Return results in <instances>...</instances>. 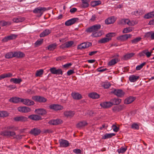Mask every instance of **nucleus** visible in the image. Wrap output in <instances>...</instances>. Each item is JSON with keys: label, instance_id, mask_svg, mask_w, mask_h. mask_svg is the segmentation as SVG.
Masks as SVG:
<instances>
[{"label": "nucleus", "instance_id": "nucleus-22", "mask_svg": "<svg viewBox=\"0 0 154 154\" xmlns=\"http://www.w3.org/2000/svg\"><path fill=\"white\" fill-rule=\"evenodd\" d=\"M14 57L17 58H21L25 56V54L23 52L20 51L14 52Z\"/></svg>", "mask_w": 154, "mask_h": 154}, {"label": "nucleus", "instance_id": "nucleus-37", "mask_svg": "<svg viewBox=\"0 0 154 154\" xmlns=\"http://www.w3.org/2000/svg\"><path fill=\"white\" fill-rule=\"evenodd\" d=\"M89 97L93 99H97L99 97V95L96 93H92L89 94Z\"/></svg>", "mask_w": 154, "mask_h": 154}, {"label": "nucleus", "instance_id": "nucleus-43", "mask_svg": "<svg viewBox=\"0 0 154 154\" xmlns=\"http://www.w3.org/2000/svg\"><path fill=\"white\" fill-rule=\"evenodd\" d=\"M110 40V38H104L100 40L98 42L100 43H105L108 42Z\"/></svg>", "mask_w": 154, "mask_h": 154}, {"label": "nucleus", "instance_id": "nucleus-27", "mask_svg": "<svg viewBox=\"0 0 154 154\" xmlns=\"http://www.w3.org/2000/svg\"><path fill=\"white\" fill-rule=\"evenodd\" d=\"M135 99V98L130 96L126 99L124 101V103L125 104H129L133 102Z\"/></svg>", "mask_w": 154, "mask_h": 154}, {"label": "nucleus", "instance_id": "nucleus-40", "mask_svg": "<svg viewBox=\"0 0 154 154\" xmlns=\"http://www.w3.org/2000/svg\"><path fill=\"white\" fill-rule=\"evenodd\" d=\"M21 79H17V78H11L10 79L11 82H13L15 84H19L22 82Z\"/></svg>", "mask_w": 154, "mask_h": 154}, {"label": "nucleus", "instance_id": "nucleus-28", "mask_svg": "<svg viewBox=\"0 0 154 154\" xmlns=\"http://www.w3.org/2000/svg\"><path fill=\"white\" fill-rule=\"evenodd\" d=\"M119 60L120 59L118 58H115L112 59L109 62L108 65L110 66L114 65L118 62Z\"/></svg>", "mask_w": 154, "mask_h": 154}, {"label": "nucleus", "instance_id": "nucleus-29", "mask_svg": "<svg viewBox=\"0 0 154 154\" xmlns=\"http://www.w3.org/2000/svg\"><path fill=\"white\" fill-rule=\"evenodd\" d=\"M25 20V18L24 17H19L14 18L13 19V21L14 22L18 23L23 21Z\"/></svg>", "mask_w": 154, "mask_h": 154}, {"label": "nucleus", "instance_id": "nucleus-25", "mask_svg": "<svg viewBox=\"0 0 154 154\" xmlns=\"http://www.w3.org/2000/svg\"><path fill=\"white\" fill-rule=\"evenodd\" d=\"M51 31L49 29H46L43 31L40 35L41 37H44L51 33Z\"/></svg>", "mask_w": 154, "mask_h": 154}, {"label": "nucleus", "instance_id": "nucleus-50", "mask_svg": "<svg viewBox=\"0 0 154 154\" xmlns=\"http://www.w3.org/2000/svg\"><path fill=\"white\" fill-rule=\"evenodd\" d=\"M101 3V2L100 1H94L91 2V5L92 6L94 7L98 5Z\"/></svg>", "mask_w": 154, "mask_h": 154}, {"label": "nucleus", "instance_id": "nucleus-9", "mask_svg": "<svg viewBox=\"0 0 154 154\" xmlns=\"http://www.w3.org/2000/svg\"><path fill=\"white\" fill-rule=\"evenodd\" d=\"M49 108L51 109H54L55 110H58L62 109L63 107L62 106L60 105L53 104H51L49 106Z\"/></svg>", "mask_w": 154, "mask_h": 154}, {"label": "nucleus", "instance_id": "nucleus-54", "mask_svg": "<svg viewBox=\"0 0 154 154\" xmlns=\"http://www.w3.org/2000/svg\"><path fill=\"white\" fill-rule=\"evenodd\" d=\"M66 48L71 47L73 44V42L72 41H69L65 43Z\"/></svg>", "mask_w": 154, "mask_h": 154}, {"label": "nucleus", "instance_id": "nucleus-46", "mask_svg": "<svg viewBox=\"0 0 154 154\" xmlns=\"http://www.w3.org/2000/svg\"><path fill=\"white\" fill-rule=\"evenodd\" d=\"M9 115V113L6 111H0V117H6Z\"/></svg>", "mask_w": 154, "mask_h": 154}, {"label": "nucleus", "instance_id": "nucleus-63", "mask_svg": "<svg viewBox=\"0 0 154 154\" xmlns=\"http://www.w3.org/2000/svg\"><path fill=\"white\" fill-rule=\"evenodd\" d=\"M74 73L73 70L70 69L67 72V74L68 75H70Z\"/></svg>", "mask_w": 154, "mask_h": 154}, {"label": "nucleus", "instance_id": "nucleus-8", "mask_svg": "<svg viewBox=\"0 0 154 154\" xmlns=\"http://www.w3.org/2000/svg\"><path fill=\"white\" fill-rule=\"evenodd\" d=\"M60 146L62 147H66L69 145V142L65 140L61 139L59 140Z\"/></svg>", "mask_w": 154, "mask_h": 154}, {"label": "nucleus", "instance_id": "nucleus-48", "mask_svg": "<svg viewBox=\"0 0 154 154\" xmlns=\"http://www.w3.org/2000/svg\"><path fill=\"white\" fill-rule=\"evenodd\" d=\"M43 70L42 69H40L36 71L35 76L36 77L40 76L43 74Z\"/></svg>", "mask_w": 154, "mask_h": 154}, {"label": "nucleus", "instance_id": "nucleus-19", "mask_svg": "<svg viewBox=\"0 0 154 154\" xmlns=\"http://www.w3.org/2000/svg\"><path fill=\"white\" fill-rule=\"evenodd\" d=\"M100 106L104 108H107L112 106V104L110 101L106 102L100 103Z\"/></svg>", "mask_w": 154, "mask_h": 154}, {"label": "nucleus", "instance_id": "nucleus-4", "mask_svg": "<svg viewBox=\"0 0 154 154\" xmlns=\"http://www.w3.org/2000/svg\"><path fill=\"white\" fill-rule=\"evenodd\" d=\"M79 20V19L78 18L75 17L72 18L66 21L65 22V24L66 26H71L74 24L75 23L78 22Z\"/></svg>", "mask_w": 154, "mask_h": 154}, {"label": "nucleus", "instance_id": "nucleus-51", "mask_svg": "<svg viewBox=\"0 0 154 154\" xmlns=\"http://www.w3.org/2000/svg\"><path fill=\"white\" fill-rule=\"evenodd\" d=\"M56 46V44H53L49 45L48 46V49L49 50H53L55 48Z\"/></svg>", "mask_w": 154, "mask_h": 154}, {"label": "nucleus", "instance_id": "nucleus-53", "mask_svg": "<svg viewBox=\"0 0 154 154\" xmlns=\"http://www.w3.org/2000/svg\"><path fill=\"white\" fill-rule=\"evenodd\" d=\"M146 64L145 62L141 63L140 65L137 66L136 68V69L137 70H140Z\"/></svg>", "mask_w": 154, "mask_h": 154}, {"label": "nucleus", "instance_id": "nucleus-44", "mask_svg": "<svg viewBox=\"0 0 154 154\" xmlns=\"http://www.w3.org/2000/svg\"><path fill=\"white\" fill-rule=\"evenodd\" d=\"M11 23L9 22H6L4 20H0V26H4L7 25H9Z\"/></svg>", "mask_w": 154, "mask_h": 154}, {"label": "nucleus", "instance_id": "nucleus-60", "mask_svg": "<svg viewBox=\"0 0 154 154\" xmlns=\"http://www.w3.org/2000/svg\"><path fill=\"white\" fill-rule=\"evenodd\" d=\"M42 40H37L35 43V44L36 45H40L42 42Z\"/></svg>", "mask_w": 154, "mask_h": 154}, {"label": "nucleus", "instance_id": "nucleus-56", "mask_svg": "<svg viewBox=\"0 0 154 154\" xmlns=\"http://www.w3.org/2000/svg\"><path fill=\"white\" fill-rule=\"evenodd\" d=\"M115 33L113 32H111L107 34L106 35V36L107 38H110L111 39V38L115 35Z\"/></svg>", "mask_w": 154, "mask_h": 154}, {"label": "nucleus", "instance_id": "nucleus-5", "mask_svg": "<svg viewBox=\"0 0 154 154\" xmlns=\"http://www.w3.org/2000/svg\"><path fill=\"white\" fill-rule=\"evenodd\" d=\"M46 8H42L38 7L36 8L33 11L35 13H38L39 14V16H42L43 12L46 10Z\"/></svg>", "mask_w": 154, "mask_h": 154}, {"label": "nucleus", "instance_id": "nucleus-15", "mask_svg": "<svg viewBox=\"0 0 154 154\" xmlns=\"http://www.w3.org/2000/svg\"><path fill=\"white\" fill-rule=\"evenodd\" d=\"M62 122V121L59 119H53L50 120L48 122V123L50 125H56L60 124Z\"/></svg>", "mask_w": 154, "mask_h": 154}, {"label": "nucleus", "instance_id": "nucleus-14", "mask_svg": "<svg viewBox=\"0 0 154 154\" xmlns=\"http://www.w3.org/2000/svg\"><path fill=\"white\" fill-rule=\"evenodd\" d=\"M120 23L123 25L126 24H128L129 26H133L134 24L131 21L128 19H123L121 20Z\"/></svg>", "mask_w": 154, "mask_h": 154}, {"label": "nucleus", "instance_id": "nucleus-62", "mask_svg": "<svg viewBox=\"0 0 154 154\" xmlns=\"http://www.w3.org/2000/svg\"><path fill=\"white\" fill-rule=\"evenodd\" d=\"M97 70L98 71L102 72L106 71L107 70V69L106 68L102 69V67H101L100 68H98Z\"/></svg>", "mask_w": 154, "mask_h": 154}, {"label": "nucleus", "instance_id": "nucleus-32", "mask_svg": "<svg viewBox=\"0 0 154 154\" xmlns=\"http://www.w3.org/2000/svg\"><path fill=\"white\" fill-rule=\"evenodd\" d=\"M135 54L133 53H127L124 56V59L125 60L130 59L131 57H133Z\"/></svg>", "mask_w": 154, "mask_h": 154}, {"label": "nucleus", "instance_id": "nucleus-47", "mask_svg": "<svg viewBox=\"0 0 154 154\" xmlns=\"http://www.w3.org/2000/svg\"><path fill=\"white\" fill-rule=\"evenodd\" d=\"M127 149V148L121 147L120 149L117 150V152L119 153H124Z\"/></svg>", "mask_w": 154, "mask_h": 154}, {"label": "nucleus", "instance_id": "nucleus-39", "mask_svg": "<svg viewBox=\"0 0 154 154\" xmlns=\"http://www.w3.org/2000/svg\"><path fill=\"white\" fill-rule=\"evenodd\" d=\"M154 17V12H152L149 13L145 15L144 17L146 19H149Z\"/></svg>", "mask_w": 154, "mask_h": 154}, {"label": "nucleus", "instance_id": "nucleus-55", "mask_svg": "<svg viewBox=\"0 0 154 154\" xmlns=\"http://www.w3.org/2000/svg\"><path fill=\"white\" fill-rule=\"evenodd\" d=\"M112 128H113V131L115 132H118L119 129V128L114 125H112Z\"/></svg>", "mask_w": 154, "mask_h": 154}, {"label": "nucleus", "instance_id": "nucleus-45", "mask_svg": "<svg viewBox=\"0 0 154 154\" xmlns=\"http://www.w3.org/2000/svg\"><path fill=\"white\" fill-rule=\"evenodd\" d=\"M101 85V86L105 88H109L111 86L110 83L108 82H103L102 84Z\"/></svg>", "mask_w": 154, "mask_h": 154}, {"label": "nucleus", "instance_id": "nucleus-59", "mask_svg": "<svg viewBox=\"0 0 154 154\" xmlns=\"http://www.w3.org/2000/svg\"><path fill=\"white\" fill-rule=\"evenodd\" d=\"M145 54L147 57H149L151 55V53L148 51V50H145Z\"/></svg>", "mask_w": 154, "mask_h": 154}, {"label": "nucleus", "instance_id": "nucleus-3", "mask_svg": "<svg viewBox=\"0 0 154 154\" xmlns=\"http://www.w3.org/2000/svg\"><path fill=\"white\" fill-rule=\"evenodd\" d=\"M91 45V43L90 42H83L79 45L77 48L78 49L82 50L88 48Z\"/></svg>", "mask_w": 154, "mask_h": 154}, {"label": "nucleus", "instance_id": "nucleus-52", "mask_svg": "<svg viewBox=\"0 0 154 154\" xmlns=\"http://www.w3.org/2000/svg\"><path fill=\"white\" fill-rule=\"evenodd\" d=\"M141 38L140 37H137L131 40V42L133 44H136L139 42Z\"/></svg>", "mask_w": 154, "mask_h": 154}, {"label": "nucleus", "instance_id": "nucleus-42", "mask_svg": "<svg viewBox=\"0 0 154 154\" xmlns=\"http://www.w3.org/2000/svg\"><path fill=\"white\" fill-rule=\"evenodd\" d=\"M122 107L121 106H116L112 108V110L114 112H119L122 110Z\"/></svg>", "mask_w": 154, "mask_h": 154}, {"label": "nucleus", "instance_id": "nucleus-41", "mask_svg": "<svg viewBox=\"0 0 154 154\" xmlns=\"http://www.w3.org/2000/svg\"><path fill=\"white\" fill-rule=\"evenodd\" d=\"M14 52H11L7 53L5 55V57L6 58H10L14 57Z\"/></svg>", "mask_w": 154, "mask_h": 154}, {"label": "nucleus", "instance_id": "nucleus-11", "mask_svg": "<svg viewBox=\"0 0 154 154\" xmlns=\"http://www.w3.org/2000/svg\"><path fill=\"white\" fill-rule=\"evenodd\" d=\"M21 102L25 105L28 106L33 105L34 103L33 101L28 99H21Z\"/></svg>", "mask_w": 154, "mask_h": 154}, {"label": "nucleus", "instance_id": "nucleus-49", "mask_svg": "<svg viewBox=\"0 0 154 154\" xmlns=\"http://www.w3.org/2000/svg\"><path fill=\"white\" fill-rule=\"evenodd\" d=\"M132 31V28L129 27L125 28L123 31L122 32L124 33H127L131 32Z\"/></svg>", "mask_w": 154, "mask_h": 154}, {"label": "nucleus", "instance_id": "nucleus-36", "mask_svg": "<svg viewBox=\"0 0 154 154\" xmlns=\"http://www.w3.org/2000/svg\"><path fill=\"white\" fill-rule=\"evenodd\" d=\"M115 135L116 134L114 133L106 134L103 136L102 138L104 139H108L111 138Z\"/></svg>", "mask_w": 154, "mask_h": 154}, {"label": "nucleus", "instance_id": "nucleus-7", "mask_svg": "<svg viewBox=\"0 0 154 154\" xmlns=\"http://www.w3.org/2000/svg\"><path fill=\"white\" fill-rule=\"evenodd\" d=\"M111 92L119 97H122L124 95L123 91L120 89H114Z\"/></svg>", "mask_w": 154, "mask_h": 154}, {"label": "nucleus", "instance_id": "nucleus-57", "mask_svg": "<svg viewBox=\"0 0 154 154\" xmlns=\"http://www.w3.org/2000/svg\"><path fill=\"white\" fill-rule=\"evenodd\" d=\"M132 128L135 129H138L139 127L138 125L136 123H134L131 125Z\"/></svg>", "mask_w": 154, "mask_h": 154}, {"label": "nucleus", "instance_id": "nucleus-26", "mask_svg": "<svg viewBox=\"0 0 154 154\" xmlns=\"http://www.w3.org/2000/svg\"><path fill=\"white\" fill-rule=\"evenodd\" d=\"M116 20V19L114 17H111L105 20V23L107 24H109L114 23Z\"/></svg>", "mask_w": 154, "mask_h": 154}, {"label": "nucleus", "instance_id": "nucleus-18", "mask_svg": "<svg viewBox=\"0 0 154 154\" xmlns=\"http://www.w3.org/2000/svg\"><path fill=\"white\" fill-rule=\"evenodd\" d=\"M17 35L14 34H12L10 35L5 37L3 39L2 41L4 42H7L9 40L15 39Z\"/></svg>", "mask_w": 154, "mask_h": 154}, {"label": "nucleus", "instance_id": "nucleus-30", "mask_svg": "<svg viewBox=\"0 0 154 154\" xmlns=\"http://www.w3.org/2000/svg\"><path fill=\"white\" fill-rule=\"evenodd\" d=\"M35 112L39 115H44L46 113V111L43 109H36Z\"/></svg>", "mask_w": 154, "mask_h": 154}, {"label": "nucleus", "instance_id": "nucleus-61", "mask_svg": "<svg viewBox=\"0 0 154 154\" xmlns=\"http://www.w3.org/2000/svg\"><path fill=\"white\" fill-rule=\"evenodd\" d=\"M77 10V9L75 8H73L70 9V12L72 13H73L75 12Z\"/></svg>", "mask_w": 154, "mask_h": 154}, {"label": "nucleus", "instance_id": "nucleus-17", "mask_svg": "<svg viewBox=\"0 0 154 154\" xmlns=\"http://www.w3.org/2000/svg\"><path fill=\"white\" fill-rule=\"evenodd\" d=\"M41 132V131L40 129L35 128L31 130L30 133L35 136H37L39 135Z\"/></svg>", "mask_w": 154, "mask_h": 154}, {"label": "nucleus", "instance_id": "nucleus-16", "mask_svg": "<svg viewBox=\"0 0 154 154\" xmlns=\"http://www.w3.org/2000/svg\"><path fill=\"white\" fill-rule=\"evenodd\" d=\"M21 98L16 97H13L9 100V101L16 103L21 102Z\"/></svg>", "mask_w": 154, "mask_h": 154}, {"label": "nucleus", "instance_id": "nucleus-12", "mask_svg": "<svg viewBox=\"0 0 154 154\" xmlns=\"http://www.w3.org/2000/svg\"><path fill=\"white\" fill-rule=\"evenodd\" d=\"M19 111L24 113H27L31 111L30 109L27 107L23 106L20 107L18 108Z\"/></svg>", "mask_w": 154, "mask_h": 154}, {"label": "nucleus", "instance_id": "nucleus-21", "mask_svg": "<svg viewBox=\"0 0 154 154\" xmlns=\"http://www.w3.org/2000/svg\"><path fill=\"white\" fill-rule=\"evenodd\" d=\"M121 100L120 99L117 98H114L111 99L110 100L111 103L112 104V106L113 105H117L119 104L121 102Z\"/></svg>", "mask_w": 154, "mask_h": 154}, {"label": "nucleus", "instance_id": "nucleus-31", "mask_svg": "<svg viewBox=\"0 0 154 154\" xmlns=\"http://www.w3.org/2000/svg\"><path fill=\"white\" fill-rule=\"evenodd\" d=\"M87 124L88 123L86 121H81L77 124L76 127L78 128H81L86 126Z\"/></svg>", "mask_w": 154, "mask_h": 154}, {"label": "nucleus", "instance_id": "nucleus-33", "mask_svg": "<svg viewBox=\"0 0 154 154\" xmlns=\"http://www.w3.org/2000/svg\"><path fill=\"white\" fill-rule=\"evenodd\" d=\"M139 78V76H135L134 75H132L130 76L129 77V80L131 82H136Z\"/></svg>", "mask_w": 154, "mask_h": 154}, {"label": "nucleus", "instance_id": "nucleus-2", "mask_svg": "<svg viewBox=\"0 0 154 154\" xmlns=\"http://www.w3.org/2000/svg\"><path fill=\"white\" fill-rule=\"evenodd\" d=\"M7 128V130L2 131L1 132V134L3 136L7 137H13L14 138H15V137H14L16 135L14 131H9V130L12 129L13 127L11 126H8L7 128Z\"/></svg>", "mask_w": 154, "mask_h": 154}, {"label": "nucleus", "instance_id": "nucleus-58", "mask_svg": "<svg viewBox=\"0 0 154 154\" xmlns=\"http://www.w3.org/2000/svg\"><path fill=\"white\" fill-rule=\"evenodd\" d=\"M73 152L76 154H81L82 152L80 149H74Z\"/></svg>", "mask_w": 154, "mask_h": 154}, {"label": "nucleus", "instance_id": "nucleus-34", "mask_svg": "<svg viewBox=\"0 0 154 154\" xmlns=\"http://www.w3.org/2000/svg\"><path fill=\"white\" fill-rule=\"evenodd\" d=\"M75 114L73 111H66L64 112V114L67 117H71L73 116Z\"/></svg>", "mask_w": 154, "mask_h": 154}, {"label": "nucleus", "instance_id": "nucleus-24", "mask_svg": "<svg viewBox=\"0 0 154 154\" xmlns=\"http://www.w3.org/2000/svg\"><path fill=\"white\" fill-rule=\"evenodd\" d=\"M14 119L16 121L25 122L27 120V118L21 116L15 117L14 118Z\"/></svg>", "mask_w": 154, "mask_h": 154}, {"label": "nucleus", "instance_id": "nucleus-64", "mask_svg": "<svg viewBox=\"0 0 154 154\" xmlns=\"http://www.w3.org/2000/svg\"><path fill=\"white\" fill-rule=\"evenodd\" d=\"M72 65L71 63H68L63 65V67L65 68H67Z\"/></svg>", "mask_w": 154, "mask_h": 154}, {"label": "nucleus", "instance_id": "nucleus-6", "mask_svg": "<svg viewBox=\"0 0 154 154\" xmlns=\"http://www.w3.org/2000/svg\"><path fill=\"white\" fill-rule=\"evenodd\" d=\"M50 71L53 74L63 75V71L61 69H56L55 67L50 68Z\"/></svg>", "mask_w": 154, "mask_h": 154}, {"label": "nucleus", "instance_id": "nucleus-23", "mask_svg": "<svg viewBox=\"0 0 154 154\" xmlns=\"http://www.w3.org/2000/svg\"><path fill=\"white\" fill-rule=\"evenodd\" d=\"M71 95L74 99L77 100H79L82 98L81 95L78 93L72 92Z\"/></svg>", "mask_w": 154, "mask_h": 154}, {"label": "nucleus", "instance_id": "nucleus-38", "mask_svg": "<svg viewBox=\"0 0 154 154\" xmlns=\"http://www.w3.org/2000/svg\"><path fill=\"white\" fill-rule=\"evenodd\" d=\"M143 14V11L140 9H138L137 11L132 12V14H133L137 16L142 15Z\"/></svg>", "mask_w": 154, "mask_h": 154}, {"label": "nucleus", "instance_id": "nucleus-1", "mask_svg": "<svg viewBox=\"0 0 154 154\" xmlns=\"http://www.w3.org/2000/svg\"><path fill=\"white\" fill-rule=\"evenodd\" d=\"M101 26L100 24H97L87 28L86 32H92L91 36L93 37H98L102 35V32L101 31H98L100 29Z\"/></svg>", "mask_w": 154, "mask_h": 154}, {"label": "nucleus", "instance_id": "nucleus-10", "mask_svg": "<svg viewBox=\"0 0 154 154\" xmlns=\"http://www.w3.org/2000/svg\"><path fill=\"white\" fill-rule=\"evenodd\" d=\"M132 35L130 34H127L121 35L117 37V39L122 41H124L131 38Z\"/></svg>", "mask_w": 154, "mask_h": 154}, {"label": "nucleus", "instance_id": "nucleus-13", "mask_svg": "<svg viewBox=\"0 0 154 154\" xmlns=\"http://www.w3.org/2000/svg\"><path fill=\"white\" fill-rule=\"evenodd\" d=\"M32 98L34 100L41 102H45L47 100L45 98L40 96H34L32 97Z\"/></svg>", "mask_w": 154, "mask_h": 154}, {"label": "nucleus", "instance_id": "nucleus-20", "mask_svg": "<svg viewBox=\"0 0 154 154\" xmlns=\"http://www.w3.org/2000/svg\"><path fill=\"white\" fill-rule=\"evenodd\" d=\"M28 118L34 121H37L41 120V117L37 115H31L28 116Z\"/></svg>", "mask_w": 154, "mask_h": 154}, {"label": "nucleus", "instance_id": "nucleus-35", "mask_svg": "<svg viewBox=\"0 0 154 154\" xmlns=\"http://www.w3.org/2000/svg\"><path fill=\"white\" fill-rule=\"evenodd\" d=\"M91 0H82V6L84 8H86L89 6V3Z\"/></svg>", "mask_w": 154, "mask_h": 154}]
</instances>
